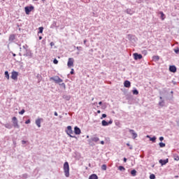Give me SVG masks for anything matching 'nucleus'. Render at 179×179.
Instances as JSON below:
<instances>
[{
	"mask_svg": "<svg viewBox=\"0 0 179 179\" xmlns=\"http://www.w3.org/2000/svg\"><path fill=\"white\" fill-rule=\"evenodd\" d=\"M159 14L161 15V19H162V20H164V13L162 12V11H161V12H159Z\"/></svg>",
	"mask_w": 179,
	"mask_h": 179,
	"instance_id": "21",
	"label": "nucleus"
},
{
	"mask_svg": "<svg viewBox=\"0 0 179 179\" xmlns=\"http://www.w3.org/2000/svg\"><path fill=\"white\" fill-rule=\"evenodd\" d=\"M159 145L160 148H166V143H159Z\"/></svg>",
	"mask_w": 179,
	"mask_h": 179,
	"instance_id": "23",
	"label": "nucleus"
},
{
	"mask_svg": "<svg viewBox=\"0 0 179 179\" xmlns=\"http://www.w3.org/2000/svg\"><path fill=\"white\" fill-rule=\"evenodd\" d=\"M131 176H133V177H135V176H136V170L134 169L131 171Z\"/></svg>",
	"mask_w": 179,
	"mask_h": 179,
	"instance_id": "19",
	"label": "nucleus"
},
{
	"mask_svg": "<svg viewBox=\"0 0 179 179\" xmlns=\"http://www.w3.org/2000/svg\"><path fill=\"white\" fill-rule=\"evenodd\" d=\"M53 64H55V65H57V64H58V60L57 59H55L53 60Z\"/></svg>",
	"mask_w": 179,
	"mask_h": 179,
	"instance_id": "33",
	"label": "nucleus"
},
{
	"mask_svg": "<svg viewBox=\"0 0 179 179\" xmlns=\"http://www.w3.org/2000/svg\"><path fill=\"white\" fill-rule=\"evenodd\" d=\"M34 9V7L33 6H26L24 8L25 13L26 15H30V12Z\"/></svg>",
	"mask_w": 179,
	"mask_h": 179,
	"instance_id": "3",
	"label": "nucleus"
},
{
	"mask_svg": "<svg viewBox=\"0 0 179 179\" xmlns=\"http://www.w3.org/2000/svg\"><path fill=\"white\" fill-rule=\"evenodd\" d=\"M152 59L155 61H159V59H160V57L159 56H153Z\"/></svg>",
	"mask_w": 179,
	"mask_h": 179,
	"instance_id": "22",
	"label": "nucleus"
},
{
	"mask_svg": "<svg viewBox=\"0 0 179 179\" xmlns=\"http://www.w3.org/2000/svg\"><path fill=\"white\" fill-rule=\"evenodd\" d=\"M89 179H99V177L96 174H92L89 177Z\"/></svg>",
	"mask_w": 179,
	"mask_h": 179,
	"instance_id": "17",
	"label": "nucleus"
},
{
	"mask_svg": "<svg viewBox=\"0 0 179 179\" xmlns=\"http://www.w3.org/2000/svg\"><path fill=\"white\" fill-rule=\"evenodd\" d=\"M43 1V2H44L45 0H42Z\"/></svg>",
	"mask_w": 179,
	"mask_h": 179,
	"instance_id": "55",
	"label": "nucleus"
},
{
	"mask_svg": "<svg viewBox=\"0 0 179 179\" xmlns=\"http://www.w3.org/2000/svg\"><path fill=\"white\" fill-rule=\"evenodd\" d=\"M86 43H87V41L85 40V41H84V44H86Z\"/></svg>",
	"mask_w": 179,
	"mask_h": 179,
	"instance_id": "50",
	"label": "nucleus"
},
{
	"mask_svg": "<svg viewBox=\"0 0 179 179\" xmlns=\"http://www.w3.org/2000/svg\"><path fill=\"white\" fill-rule=\"evenodd\" d=\"M134 59H142L143 57L142 55H139L138 53H134Z\"/></svg>",
	"mask_w": 179,
	"mask_h": 179,
	"instance_id": "10",
	"label": "nucleus"
},
{
	"mask_svg": "<svg viewBox=\"0 0 179 179\" xmlns=\"http://www.w3.org/2000/svg\"><path fill=\"white\" fill-rule=\"evenodd\" d=\"M118 169L120 171H125V168L122 166H119Z\"/></svg>",
	"mask_w": 179,
	"mask_h": 179,
	"instance_id": "28",
	"label": "nucleus"
},
{
	"mask_svg": "<svg viewBox=\"0 0 179 179\" xmlns=\"http://www.w3.org/2000/svg\"><path fill=\"white\" fill-rule=\"evenodd\" d=\"M54 45H55L54 42H51V43H50V46H51V47H54Z\"/></svg>",
	"mask_w": 179,
	"mask_h": 179,
	"instance_id": "38",
	"label": "nucleus"
},
{
	"mask_svg": "<svg viewBox=\"0 0 179 179\" xmlns=\"http://www.w3.org/2000/svg\"><path fill=\"white\" fill-rule=\"evenodd\" d=\"M150 141L152 142H156V136L150 138Z\"/></svg>",
	"mask_w": 179,
	"mask_h": 179,
	"instance_id": "25",
	"label": "nucleus"
},
{
	"mask_svg": "<svg viewBox=\"0 0 179 179\" xmlns=\"http://www.w3.org/2000/svg\"><path fill=\"white\" fill-rule=\"evenodd\" d=\"M77 50H79V47H77Z\"/></svg>",
	"mask_w": 179,
	"mask_h": 179,
	"instance_id": "53",
	"label": "nucleus"
},
{
	"mask_svg": "<svg viewBox=\"0 0 179 179\" xmlns=\"http://www.w3.org/2000/svg\"><path fill=\"white\" fill-rule=\"evenodd\" d=\"M36 125H37V127H38V128H40L41 127V119H37L36 120Z\"/></svg>",
	"mask_w": 179,
	"mask_h": 179,
	"instance_id": "15",
	"label": "nucleus"
},
{
	"mask_svg": "<svg viewBox=\"0 0 179 179\" xmlns=\"http://www.w3.org/2000/svg\"><path fill=\"white\" fill-rule=\"evenodd\" d=\"M156 178V176H155V174H151L150 176V179H155Z\"/></svg>",
	"mask_w": 179,
	"mask_h": 179,
	"instance_id": "30",
	"label": "nucleus"
},
{
	"mask_svg": "<svg viewBox=\"0 0 179 179\" xmlns=\"http://www.w3.org/2000/svg\"><path fill=\"white\" fill-rule=\"evenodd\" d=\"M73 58H69L67 66H69V68H71V66H73Z\"/></svg>",
	"mask_w": 179,
	"mask_h": 179,
	"instance_id": "7",
	"label": "nucleus"
},
{
	"mask_svg": "<svg viewBox=\"0 0 179 179\" xmlns=\"http://www.w3.org/2000/svg\"><path fill=\"white\" fill-rule=\"evenodd\" d=\"M19 76V73L17 71H12L11 73V79L13 80H17V77Z\"/></svg>",
	"mask_w": 179,
	"mask_h": 179,
	"instance_id": "4",
	"label": "nucleus"
},
{
	"mask_svg": "<svg viewBox=\"0 0 179 179\" xmlns=\"http://www.w3.org/2000/svg\"><path fill=\"white\" fill-rule=\"evenodd\" d=\"M13 124L14 126V128H19V124L17 123V118L16 117H13L12 118Z\"/></svg>",
	"mask_w": 179,
	"mask_h": 179,
	"instance_id": "5",
	"label": "nucleus"
},
{
	"mask_svg": "<svg viewBox=\"0 0 179 179\" xmlns=\"http://www.w3.org/2000/svg\"><path fill=\"white\" fill-rule=\"evenodd\" d=\"M66 134L67 135H69L71 138H73V136L71 135L72 134H73V131H72V127L71 126L67 127Z\"/></svg>",
	"mask_w": 179,
	"mask_h": 179,
	"instance_id": "6",
	"label": "nucleus"
},
{
	"mask_svg": "<svg viewBox=\"0 0 179 179\" xmlns=\"http://www.w3.org/2000/svg\"><path fill=\"white\" fill-rule=\"evenodd\" d=\"M25 110L24 109H22L20 112H19V114H20L21 115H22V114H24Z\"/></svg>",
	"mask_w": 179,
	"mask_h": 179,
	"instance_id": "32",
	"label": "nucleus"
},
{
	"mask_svg": "<svg viewBox=\"0 0 179 179\" xmlns=\"http://www.w3.org/2000/svg\"><path fill=\"white\" fill-rule=\"evenodd\" d=\"M124 87H131V82L129 80H125L124 83Z\"/></svg>",
	"mask_w": 179,
	"mask_h": 179,
	"instance_id": "14",
	"label": "nucleus"
},
{
	"mask_svg": "<svg viewBox=\"0 0 179 179\" xmlns=\"http://www.w3.org/2000/svg\"><path fill=\"white\" fill-rule=\"evenodd\" d=\"M163 101L162 102H159V106H162Z\"/></svg>",
	"mask_w": 179,
	"mask_h": 179,
	"instance_id": "51",
	"label": "nucleus"
},
{
	"mask_svg": "<svg viewBox=\"0 0 179 179\" xmlns=\"http://www.w3.org/2000/svg\"><path fill=\"white\" fill-rule=\"evenodd\" d=\"M38 30H39L38 33H43V30H44V27H40L38 28Z\"/></svg>",
	"mask_w": 179,
	"mask_h": 179,
	"instance_id": "27",
	"label": "nucleus"
},
{
	"mask_svg": "<svg viewBox=\"0 0 179 179\" xmlns=\"http://www.w3.org/2000/svg\"><path fill=\"white\" fill-rule=\"evenodd\" d=\"M147 138H150L151 137L150 136H147Z\"/></svg>",
	"mask_w": 179,
	"mask_h": 179,
	"instance_id": "52",
	"label": "nucleus"
},
{
	"mask_svg": "<svg viewBox=\"0 0 179 179\" xmlns=\"http://www.w3.org/2000/svg\"><path fill=\"white\" fill-rule=\"evenodd\" d=\"M55 117H58V113L55 112Z\"/></svg>",
	"mask_w": 179,
	"mask_h": 179,
	"instance_id": "41",
	"label": "nucleus"
},
{
	"mask_svg": "<svg viewBox=\"0 0 179 179\" xmlns=\"http://www.w3.org/2000/svg\"><path fill=\"white\" fill-rule=\"evenodd\" d=\"M108 123V124H113V120H110Z\"/></svg>",
	"mask_w": 179,
	"mask_h": 179,
	"instance_id": "43",
	"label": "nucleus"
},
{
	"mask_svg": "<svg viewBox=\"0 0 179 179\" xmlns=\"http://www.w3.org/2000/svg\"><path fill=\"white\" fill-rule=\"evenodd\" d=\"M43 37L42 36H39V40H42Z\"/></svg>",
	"mask_w": 179,
	"mask_h": 179,
	"instance_id": "47",
	"label": "nucleus"
},
{
	"mask_svg": "<svg viewBox=\"0 0 179 179\" xmlns=\"http://www.w3.org/2000/svg\"><path fill=\"white\" fill-rule=\"evenodd\" d=\"M50 80H54L56 83H62L63 80L59 76L51 77Z\"/></svg>",
	"mask_w": 179,
	"mask_h": 179,
	"instance_id": "2",
	"label": "nucleus"
},
{
	"mask_svg": "<svg viewBox=\"0 0 179 179\" xmlns=\"http://www.w3.org/2000/svg\"><path fill=\"white\" fill-rule=\"evenodd\" d=\"M101 145H104V141H101Z\"/></svg>",
	"mask_w": 179,
	"mask_h": 179,
	"instance_id": "44",
	"label": "nucleus"
},
{
	"mask_svg": "<svg viewBox=\"0 0 179 179\" xmlns=\"http://www.w3.org/2000/svg\"><path fill=\"white\" fill-rule=\"evenodd\" d=\"M71 75H73V69L71 70Z\"/></svg>",
	"mask_w": 179,
	"mask_h": 179,
	"instance_id": "45",
	"label": "nucleus"
},
{
	"mask_svg": "<svg viewBox=\"0 0 179 179\" xmlns=\"http://www.w3.org/2000/svg\"><path fill=\"white\" fill-rule=\"evenodd\" d=\"M25 124H30V120H27L25 122Z\"/></svg>",
	"mask_w": 179,
	"mask_h": 179,
	"instance_id": "39",
	"label": "nucleus"
},
{
	"mask_svg": "<svg viewBox=\"0 0 179 179\" xmlns=\"http://www.w3.org/2000/svg\"><path fill=\"white\" fill-rule=\"evenodd\" d=\"M100 113H101V110H97V113H98V114H100Z\"/></svg>",
	"mask_w": 179,
	"mask_h": 179,
	"instance_id": "46",
	"label": "nucleus"
},
{
	"mask_svg": "<svg viewBox=\"0 0 179 179\" xmlns=\"http://www.w3.org/2000/svg\"><path fill=\"white\" fill-rule=\"evenodd\" d=\"M169 71L170 72H173V73L177 72V68L176 66H169Z\"/></svg>",
	"mask_w": 179,
	"mask_h": 179,
	"instance_id": "12",
	"label": "nucleus"
},
{
	"mask_svg": "<svg viewBox=\"0 0 179 179\" xmlns=\"http://www.w3.org/2000/svg\"><path fill=\"white\" fill-rule=\"evenodd\" d=\"M99 106H101L102 102H101V101H100V102L99 103Z\"/></svg>",
	"mask_w": 179,
	"mask_h": 179,
	"instance_id": "49",
	"label": "nucleus"
},
{
	"mask_svg": "<svg viewBox=\"0 0 179 179\" xmlns=\"http://www.w3.org/2000/svg\"><path fill=\"white\" fill-rule=\"evenodd\" d=\"M162 99H163L162 96H160V99L162 100Z\"/></svg>",
	"mask_w": 179,
	"mask_h": 179,
	"instance_id": "54",
	"label": "nucleus"
},
{
	"mask_svg": "<svg viewBox=\"0 0 179 179\" xmlns=\"http://www.w3.org/2000/svg\"><path fill=\"white\" fill-rule=\"evenodd\" d=\"M127 146H129L130 150H132V149H133L132 145H131V144H129V143H127Z\"/></svg>",
	"mask_w": 179,
	"mask_h": 179,
	"instance_id": "31",
	"label": "nucleus"
},
{
	"mask_svg": "<svg viewBox=\"0 0 179 179\" xmlns=\"http://www.w3.org/2000/svg\"><path fill=\"white\" fill-rule=\"evenodd\" d=\"M101 124L103 127H107L108 125V122H107L106 120H102Z\"/></svg>",
	"mask_w": 179,
	"mask_h": 179,
	"instance_id": "18",
	"label": "nucleus"
},
{
	"mask_svg": "<svg viewBox=\"0 0 179 179\" xmlns=\"http://www.w3.org/2000/svg\"><path fill=\"white\" fill-rule=\"evenodd\" d=\"M13 57H16V54L13 53Z\"/></svg>",
	"mask_w": 179,
	"mask_h": 179,
	"instance_id": "48",
	"label": "nucleus"
},
{
	"mask_svg": "<svg viewBox=\"0 0 179 179\" xmlns=\"http://www.w3.org/2000/svg\"><path fill=\"white\" fill-rule=\"evenodd\" d=\"M5 127L8 129H10V128H12V126L9 124H7L5 125Z\"/></svg>",
	"mask_w": 179,
	"mask_h": 179,
	"instance_id": "29",
	"label": "nucleus"
},
{
	"mask_svg": "<svg viewBox=\"0 0 179 179\" xmlns=\"http://www.w3.org/2000/svg\"><path fill=\"white\" fill-rule=\"evenodd\" d=\"M159 141H161V142L164 141V138L163 136L159 137Z\"/></svg>",
	"mask_w": 179,
	"mask_h": 179,
	"instance_id": "35",
	"label": "nucleus"
},
{
	"mask_svg": "<svg viewBox=\"0 0 179 179\" xmlns=\"http://www.w3.org/2000/svg\"><path fill=\"white\" fill-rule=\"evenodd\" d=\"M129 132H130V134H131L134 139H135L138 137V134L136 133H135L134 130L129 129Z\"/></svg>",
	"mask_w": 179,
	"mask_h": 179,
	"instance_id": "11",
	"label": "nucleus"
},
{
	"mask_svg": "<svg viewBox=\"0 0 179 179\" xmlns=\"http://www.w3.org/2000/svg\"><path fill=\"white\" fill-rule=\"evenodd\" d=\"M174 159L176 160L177 162H178L179 157L178 156L175 157Z\"/></svg>",
	"mask_w": 179,
	"mask_h": 179,
	"instance_id": "37",
	"label": "nucleus"
},
{
	"mask_svg": "<svg viewBox=\"0 0 179 179\" xmlns=\"http://www.w3.org/2000/svg\"><path fill=\"white\" fill-rule=\"evenodd\" d=\"M16 38V36L15 34H10L9 36V41H13Z\"/></svg>",
	"mask_w": 179,
	"mask_h": 179,
	"instance_id": "16",
	"label": "nucleus"
},
{
	"mask_svg": "<svg viewBox=\"0 0 179 179\" xmlns=\"http://www.w3.org/2000/svg\"><path fill=\"white\" fill-rule=\"evenodd\" d=\"M101 169L103 171L107 170V165H106V164L102 165Z\"/></svg>",
	"mask_w": 179,
	"mask_h": 179,
	"instance_id": "26",
	"label": "nucleus"
},
{
	"mask_svg": "<svg viewBox=\"0 0 179 179\" xmlns=\"http://www.w3.org/2000/svg\"><path fill=\"white\" fill-rule=\"evenodd\" d=\"M133 94H136V95L139 94V92H138V90H133Z\"/></svg>",
	"mask_w": 179,
	"mask_h": 179,
	"instance_id": "24",
	"label": "nucleus"
},
{
	"mask_svg": "<svg viewBox=\"0 0 179 179\" xmlns=\"http://www.w3.org/2000/svg\"><path fill=\"white\" fill-rule=\"evenodd\" d=\"M99 141H100V138H99V137L94 136V137L91 138L90 140H89V143H92V142L97 143V142H99Z\"/></svg>",
	"mask_w": 179,
	"mask_h": 179,
	"instance_id": "8",
	"label": "nucleus"
},
{
	"mask_svg": "<svg viewBox=\"0 0 179 179\" xmlns=\"http://www.w3.org/2000/svg\"><path fill=\"white\" fill-rule=\"evenodd\" d=\"M159 163L161 164V166H165V164H167L169 163V159H160L159 161Z\"/></svg>",
	"mask_w": 179,
	"mask_h": 179,
	"instance_id": "9",
	"label": "nucleus"
},
{
	"mask_svg": "<svg viewBox=\"0 0 179 179\" xmlns=\"http://www.w3.org/2000/svg\"><path fill=\"white\" fill-rule=\"evenodd\" d=\"M74 132L76 134V135H80V129H79V127H75L74 128Z\"/></svg>",
	"mask_w": 179,
	"mask_h": 179,
	"instance_id": "13",
	"label": "nucleus"
},
{
	"mask_svg": "<svg viewBox=\"0 0 179 179\" xmlns=\"http://www.w3.org/2000/svg\"><path fill=\"white\" fill-rule=\"evenodd\" d=\"M33 1H38V0H33Z\"/></svg>",
	"mask_w": 179,
	"mask_h": 179,
	"instance_id": "56",
	"label": "nucleus"
},
{
	"mask_svg": "<svg viewBox=\"0 0 179 179\" xmlns=\"http://www.w3.org/2000/svg\"><path fill=\"white\" fill-rule=\"evenodd\" d=\"M107 117V115L102 114V117H101V120H103V118H106Z\"/></svg>",
	"mask_w": 179,
	"mask_h": 179,
	"instance_id": "34",
	"label": "nucleus"
},
{
	"mask_svg": "<svg viewBox=\"0 0 179 179\" xmlns=\"http://www.w3.org/2000/svg\"><path fill=\"white\" fill-rule=\"evenodd\" d=\"M123 161H124V163H127V158L124 157Z\"/></svg>",
	"mask_w": 179,
	"mask_h": 179,
	"instance_id": "42",
	"label": "nucleus"
},
{
	"mask_svg": "<svg viewBox=\"0 0 179 179\" xmlns=\"http://www.w3.org/2000/svg\"><path fill=\"white\" fill-rule=\"evenodd\" d=\"M174 52H175L176 54H178V53H179V50H178V49H175V50H174Z\"/></svg>",
	"mask_w": 179,
	"mask_h": 179,
	"instance_id": "36",
	"label": "nucleus"
},
{
	"mask_svg": "<svg viewBox=\"0 0 179 179\" xmlns=\"http://www.w3.org/2000/svg\"><path fill=\"white\" fill-rule=\"evenodd\" d=\"M22 145H24V144L27 143V142H26V141H22Z\"/></svg>",
	"mask_w": 179,
	"mask_h": 179,
	"instance_id": "40",
	"label": "nucleus"
},
{
	"mask_svg": "<svg viewBox=\"0 0 179 179\" xmlns=\"http://www.w3.org/2000/svg\"><path fill=\"white\" fill-rule=\"evenodd\" d=\"M64 171L66 177H69V164L65 162L64 164Z\"/></svg>",
	"mask_w": 179,
	"mask_h": 179,
	"instance_id": "1",
	"label": "nucleus"
},
{
	"mask_svg": "<svg viewBox=\"0 0 179 179\" xmlns=\"http://www.w3.org/2000/svg\"><path fill=\"white\" fill-rule=\"evenodd\" d=\"M4 75H5V77L6 78V79H8V80H9V72L5 71Z\"/></svg>",
	"mask_w": 179,
	"mask_h": 179,
	"instance_id": "20",
	"label": "nucleus"
}]
</instances>
